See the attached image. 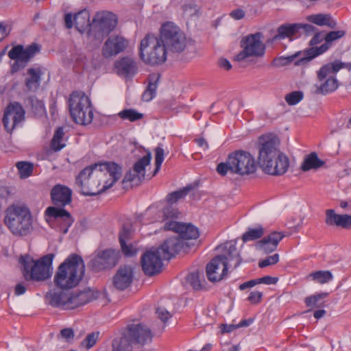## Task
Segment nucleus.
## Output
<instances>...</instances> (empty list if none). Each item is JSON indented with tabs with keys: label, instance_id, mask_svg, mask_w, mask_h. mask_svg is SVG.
Returning a JSON list of instances; mask_svg holds the SVG:
<instances>
[{
	"label": "nucleus",
	"instance_id": "43",
	"mask_svg": "<svg viewBox=\"0 0 351 351\" xmlns=\"http://www.w3.org/2000/svg\"><path fill=\"white\" fill-rule=\"evenodd\" d=\"M309 277L319 284L327 283L333 278L332 273L329 271H317L310 274Z\"/></svg>",
	"mask_w": 351,
	"mask_h": 351
},
{
	"label": "nucleus",
	"instance_id": "32",
	"mask_svg": "<svg viewBox=\"0 0 351 351\" xmlns=\"http://www.w3.org/2000/svg\"><path fill=\"white\" fill-rule=\"evenodd\" d=\"M115 66L119 73L125 76L133 75L137 71L136 62L129 57L120 59L116 62Z\"/></svg>",
	"mask_w": 351,
	"mask_h": 351
},
{
	"label": "nucleus",
	"instance_id": "38",
	"mask_svg": "<svg viewBox=\"0 0 351 351\" xmlns=\"http://www.w3.org/2000/svg\"><path fill=\"white\" fill-rule=\"evenodd\" d=\"M64 132L62 127L58 128L53 134L50 143V148L54 152H59L66 145L64 143Z\"/></svg>",
	"mask_w": 351,
	"mask_h": 351
},
{
	"label": "nucleus",
	"instance_id": "28",
	"mask_svg": "<svg viewBox=\"0 0 351 351\" xmlns=\"http://www.w3.org/2000/svg\"><path fill=\"white\" fill-rule=\"evenodd\" d=\"M70 293L64 291H50L45 296L46 302L55 308L70 309Z\"/></svg>",
	"mask_w": 351,
	"mask_h": 351
},
{
	"label": "nucleus",
	"instance_id": "4",
	"mask_svg": "<svg viewBox=\"0 0 351 351\" xmlns=\"http://www.w3.org/2000/svg\"><path fill=\"white\" fill-rule=\"evenodd\" d=\"M103 169L96 171L95 176L80 187L84 195H97L110 188L121 177V167L114 162H105Z\"/></svg>",
	"mask_w": 351,
	"mask_h": 351
},
{
	"label": "nucleus",
	"instance_id": "39",
	"mask_svg": "<svg viewBox=\"0 0 351 351\" xmlns=\"http://www.w3.org/2000/svg\"><path fill=\"white\" fill-rule=\"evenodd\" d=\"M149 82L147 89L142 95V99L145 101H149L155 97L159 77L156 75H152L149 77Z\"/></svg>",
	"mask_w": 351,
	"mask_h": 351
},
{
	"label": "nucleus",
	"instance_id": "44",
	"mask_svg": "<svg viewBox=\"0 0 351 351\" xmlns=\"http://www.w3.org/2000/svg\"><path fill=\"white\" fill-rule=\"evenodd\" d=\"M190 190V187H185L182 189L173 191L167 195L166 200L170 205L176 204L180 199H183L189 193Z\"/></svg>",
	"mask_w": 351,
	"mask_h": 351
},
{
	"label": "nucleus",
	"instance_id": "18",
	"mask_svg": "<svg viewBox=\"0 0 351 351\" xmlns=\"http://www.w3.org/2000/svg\"><path fill=\"white\" fill-rule=\"evenodd\" d=\"M25 119V110L19 102L10 104L4 111L3 123L8 132L11 133L15 127Z\"/></svg>",
	"mask_w": 351,
	"mask_h": 351
},
{
	"label": "nucleus",
	"instance_id": "14",
	"mask_svg": "<svg viewBox=\"0 0 351 351\" xmlns=\"http://www.w3.org/2000/svg\"><path fill=\"white\" fill-rule=\"evenodd\" d=\"M40 46L32 43L24 48L22 45H16L8 52V57L16 60L12 66V72H16L24 68L27 62L38 53L40 52Z\"/></svg>",
	"mask_w": 351,
	"mask_h": 351
},
{
	"label": "nucleus",
	"instance_id": "56",
	"mask_svg": "<svg viewBox=\"0 0 351 351\" xmlns=\"http://www.w3.org/2000/svg\"><path fill=\"white\" fill-rule=\"evenodd\" d=\"M262 296V292L258 291H254L250 293L247 298V300L252 304H257L261 302Z\"/></svg>",
	"mask_w": 351,
	"mask_h": 351
},
{
	"label": "nucleus",
	"instance_id": "29",
	"mask_svg": "<svg viewBox=\"0 0 351 351\" xmlns=\"http://www.w3.org/2000/svg\"><path fill=\"white\" fill-rule=\"evenodd\" d=\"M98 293L88 289L70 293V309L76 308L97 298Z\"/></svg>",
	"mask_w": 351,
	"mask_h": 351
},
{
	"label": "nucleus",
	"instance_id": "5",
	"mask_svg": "<svg viewBox=\"0 0 351 351\" xmlns=\"http://www.w3.org/2000/svg\"><path fill=\"white\" fill-rule=\"evenodd\" d=\"M257 163L254 156L245 150H236L230 153L225 162L217 166V171L221 176H225L230 171L241 176H250L257 170Z\"/></svg>",
	"mask_w": 351,
	"mask_h": 351
},
{
	"label": "nucleus",
	"instance_id": "20",
	"mask_svg": "<svg viewBox=\"0 0 351 351\" xmlns=\"http://www.w3.org/2000/svg\"><path fill=\"white\" fill-rule=\"evenodd\" d=\"M189 247V243L178 236L167 239L162 245L158 247V252L161 253V257L164 260H169L182 251L187 252Z\"/></svg>",
	"mask_w": 351,
	"mask_h": 351
},
{
	"label": "nucleus",
	"instance_id": "64",
	"mask_svg": "<svg viewBox=\"0 0 351 351\" xmlns=\"http://www.w3.org/2000/svg\"><path fill=\"white\" fill-rule=\"evenodd\" d=\"M218 64L221 68H222L226 71H229L232 68V65H231L230 62L227 59L221 58L219 60Z\"/></svg>",
	"mask_w": 351,
	"mask_h": 351
},
{
	"label": "nucleus",
	"instance_id": "45",
	"mask_svg": "<svg viewBox=\"0 0 351 351\" xmlns=\"http://www.w3.org/2000/svg\"><path fill=\"white\" fill-rule=\"evenodd\" d=\"M16 166L21 178H26L31 176L34 169L33 165L27 162H18Z\"/></svg>",
	"mask_w": 351,
	"mask_h": 351
},
{
	"label": "nucleus",
	"instance_id": "37",
	"mask_svg": "<svg viewBox=\"0 0 351 351\" xmlns=\"http://www.w3.org/2000/svg\"><path fill=\"white\" fill-rule=\"evenodd\" d=\"M308 21L319 26H328L330 28H335L337 23L331 19L330 15L317 14H312L308 17Z\"/></svg>",
	"mask_w": 351,
	"mask_h": 351
},
{
	"label": "nucleus",
	"instance_id": "33",
	"mask_svg": "<svg viewBox=\"0 0 351 351\" xmlns=\"http://www.w3.org/2000/svg\"><path fill=\"white\" fill-rule=\"evenodd\" d=\"M102 164H93L85 167L80 171L75 180L76 184L80 188L86 182L90 181L95 176L96 171H101L103 169Z\"/></svg>",
	"mask_w": 351,
	"mask_h": 351
},
{
	"label": "nucleus",
	"instance_id": "26",
	"mask_svg": "<svg viewBox=\"0 0 351 351\" xmlns=\"http://www.w3.org/2000/svg\"><path fill=\"white\" fill-rule=\"evenodd\" d=\"M133 277L134 273L131 266H121L113 276V285L119 290H125L130 286Z\"/></svg>",
	"mask_w": 351,
	"mask_h": 351
},
{
	"label": "nucleus",
	"instance_id": "51",
	"mask_svg": "<svg viewBox=\"0 0 351 351\" xmlns=\"http://www.w3.org/2000/svg\"><path fill=\"white\" fill-rule=\"evenodd\" d=\"M154 152L156 168L154 174L155 175L160 169L161 165L164 161V149L158 146L155 149Z\"/></svg>",
	"mask_w": 351,
	"mask_h": 351
},
{
	"label": "nucleus",
	"instance_id": "6",
	"mask_svg": "<svg viewBox=\"0 0 351 351\" xmlns=\"http://www.w3.org/2000/svg\"><path fill=\"white\" fill-rule=\"evenodd\" d=\"M226 249V254L216 256L206 265V276L211 282L220 281L227 275L229 267L235 269L241 262L235 244L228 243Z\"/></svg>",
	"mask_w": 351,
	"mask_h": 351
},
{
	"label": "nucleus",
	"instance_id": "60",
	"mask_svg": "<svg viewBox=\"0 0 351 351\" xmlns=\"http://www.w3.org/2000/svg\"><path fill=\"white\" fill-rule=\"evenodd\" d=\"M258 285L263 283L265 285H275L278 282V278L266 276L263 278H256Z\"/></svg>",
	"mask_w": 351,
	"mask_h": 351
},
{
	"label": "nucleus",
	"instance_id": "25",
	"mask_svg": "<svg viewBox=\"0 0 351 351\" xmlns=\"http://www.w3.org/2000/svg\"><path fill=\"white\" fill-rule=\"evenodd\" d=\"M285 237L282 232L274 231L257 241L255 244L256 250L265 253H271L275 251L279 242Z\"/></svg>",
	"mask_w": 351,
	"mask_h": 351
},
{
	"label": "nucleus",
	"instance_id": "46",
	"mask_svg": "<svg viewBox=\"0 0 351 351\" xmlns=\"http://www.w3.org/2000/svg\"><path fill=\"white\" fill-rule=\"evenodd\" d=\"M328 295V293H320L306 297L304 300L306 306L311 308L319 307V302L327 297Z\"/></svg>",
	"mask_w": 351,
	"mask_h": 351
},
{
	"label": "nucleus",
	"instance_id": "3",
	"mask_svg": "<svg viewBox=\"0 0 351 351\" xmlns=\"http://www.w3.org/2000/svg\"><path fill=\"white\" fill-rule=\"evenodd\" d=\"M85 271L82 258L71 254L58 267L54 276L56 286L62 289H70L78 285Z\"/></svg>",
	"mask_w": 351,
	"mask_h": 351
},
{
	"label": "nucleus",
	"instance_id": "63",
	"mask_svg": "<svg viewBox=\"0 0 351 351\" xmlns=\"http://www.w3.org/2000/svg\"><path fill=\"white\" fill-rule=\"evenodd\" d=\"M230 16L237 20L241 19L244 17V12L241 9H237L230 12Z\"/></svg>",
	"mask_w": 351,
	"mask_h": 351
},
{
	"label": "nucleus",
	"instance_id": "30",
	"mask_svg": "<svg viewBox=\"0 0 351 351\" xmlns=\"http://www.w3.org/2000/svg\"><path fill=\"white\" fill-rule=\"evenodd\" d=\"M27 77L25 79V86L29 91L37 90L40 85L43 72L40 68H29L27 71Z\"/></svg>",
	"mask_w": 351,
	"mask_h": 351
},
{
	"label": "nucleus",
	"instance_id": "59",
	"mask_svg": "<svg viewBox=\"0 0 351 351\" xmlns=\"http://www.w3.org/2000/svg\"><path fill=\"white\" fill-rule=\"evenodd\" d=\"M60 335L67 341H69L74 338V332L71 328H66L61 330Z\"/></svg>",
	"mask_w": 351,
	"mask_h": 351
},
{
	"label": "nucleus",
	"instance_id": "54",
	"mask_svg": "<svg viewBox=\"0 0 351 351\" xmlns=\"http://www.w3.org/2000/svg\"><path fill=\"white\" fill-rule=\"evenodd\" d=\"M279 261V255L278 254H275L272 256H267L265 259L261 261L258 263V266L261 268H263L267 267L271 265L276 264Z\"/></svg>",
	"mask_w": 351,
	"mask_h": 351
},
{
	"label": "nucleus",
	"instance_id": "55",
	"mask_svg": "<svg viewBox=\"0 0 351 351\" xmlns=\"http://www.w3.org/2000/svg\"><path fill=\"white\" fill-rule=\"evenodd\" d=\"M123 253L127 256H132L136 254L137 250L132 244L127 245L126 243H121Z\"/></svg>",
	"mask_w": 351,
	"mask_h": 351
},
{
	"label": "nucleus",
	"instance_id": "35",
	"mask_svg": "<svg viewBox=\"0 0 351 351\" xmlns=\"http://www.w3.org/2000/svg\"><path fill=\"white\" fill-rule=\"evenodd\" d=\"M324 161L319 159L315 152L308 154L304 159L301 165V169L303 171H307L311 169H317L324 166Z\"/></svg>",
	"mask_w": 351,
	"mask_h": 351
},
{
	"label": "nucleus",
	"instance_id": "13",
	"mask_svg": "<svg viewBox=\"0 0 351 351\" xmlns=\"http://www.w3.org/2000/svg\"><path fill=\"white\" fill-rule=\"evenodd\" d=\"M117 24V19L113 13L107 11L98 12L93 19L92 27L88 31V36L93 35L95 39H102L115 28Z\"/></svg>",
	"mask_w": 351,
	"mask_h": 351
},
{
	"label": "nucleus",
	"instance_id": "11",
	"mask_svg": "<svg viewBox=\"0 0 351 351\" xmlns=\"http://www.w3.org/2000/svg\"><path fill=\"white\" fill-rule=\"evenodd\" d=\"M167 50L160 43L158 37L147 34L141 40L139 47V56L147 64H160L167 59Z\"/></svg>",
	"mask_w": 351,
	"mask_h": 351
},
{
	"label": "nucleus",
	"instance_id": "53",
	"mask_svg": "<svg viewBox=\"0 0 351 351\" xmlns=\"http://www.w3.org/2000/svg\"><path fill=\"white\" fill-rule=\"evenodd\" d=\"M132 236V229L130 226L124 225L122 227L119 235V243H126L128 240L131 238Z\"/></svg>",
	"mask_w": 351,
	"mask_h": 351
},
{
	"label": "nucleus",
	"instance_id": "1",
	"mask_svg": "<svg viewBox=\"0 0 351 351\" xmlns=\"http://www.w3.org/2000/svg\"><path fill=\"white\" fill-rule=\"evenodd\" d=\"M280 141L272 134L262 135L258 138V160L266 173L281 176L289 166V159L279 149Z\"/></svg>",
	"mask_w": 351,
	"mask_h": 351
},
{
	"label": "nucleus",
	"instance_id": "48",
	"mask_svg": "<svg viewBox=\"0 0 351 351\" xmlns=\"http://www.w3.org/2000/svg\"><path fill=\"white\" fill-rule=\"evenodd\" d=\"M99 337L98 332H93L89 333L86 338L81 342V346L82 348L90 349L93 347Z\"/></svg>",
	"mask_w": 351,
	"mask_h": 351
},
{
	"label": "nucleus",
	"instance_id": "42",
	"mask_svg": "<svg viewBox=\"0 0 351 351\" xmlns=\"http://www.w3.org/2000/svg\"><path fill=\"white\" fill-rule=\"evenodd\" d=\"M118 116L122 120H128L132 122L140 120L143 117V114L142 113H140L136 110L132 108L125 109L120 111L118 113Z\"/></svg>",
	"mask_w": 351,
	"mask_h": 351
},
{
	"label": "nucleus",
	"instance_id": "7",
	"mask_svg": "<svg viewBox=\"0 0 351 351\" xmlns=\"http://www.w3.org/2000/svg\"><path fill=\"white\" fill-rule=\"evenodd\" d=\"M4 223L15 236L29 234L32 229V216L25 206L12 205L5 210Z\"/></svg>",
	"mask_w": 351,
	"mask_h": 351
},
{
	"label": "nucleus",
	"instance_id": "2",
	"mask_svg": "<svg viewBox=\"0 0 351 351\" xmlns=\"http://www.w3.org/2000/svg\"><path fill=\"white\" fill-rule=\"evenodd\" d=\"M72 190L63 184H58L53 186L50 192L52 204L55 206L48 207L45 214L54 218L60 223V229L62 233L66 234L73 222L71 214L64 209L72 201Z\"/></svg>",
	"mask_w": 351,
	"mask_h": 351
},
{
	"label": "nucleus",
	"instance_id": "61",
	"mask_svg": "<svg viewBox=\"0 0 351 351\" xmlns=\"http://www.w3.org/2000/svg\"><path fill=\"white\" fill-rule=\"evenodd\" d=\"M316 30H317V29L315 28V31L312 32V33H315V35L313 36V37L312 38V39L310 41L311 45H315L317 44H319L323 40V39H324V36L322 34V33L316 32Z\"/></svg>",
	"mask_w": 351,
	"mask_h": 351
},
{
	"label": "nucleus",
	"instance_id": "12",
	"mask_svg": "<svg viewBox=\"0 0 351 351\" xmlns=\"http://www.w3.org/2000/svg\"><path fill=\"white\" fill-rule=\"evenodd\" d=\"M344 66L345 64L339 60L326 64L322 66L317 72V77L319 85L317 86L316 93L322 95H327L335 91L339 86L336 74Z\"/></svg>",
	"mask_w": 351,
	"mask_h": 351
},
{
	"label": "nucleus",
	"instance_id": "19",
	"mask_svg": "<svg viewBox=\"0 0 351 351\" xmlns=\"http://www.w3.org/2000/svg\"><path fill=\"white\" fill-rule=\"evenodd\" d=\"M161 253L158 252V248L154 250L147 251L141 258V267L145 275L152 276L159 274L162 271V262Z\"/></svg>",
	"mask_w": 351,
	"mask_h": 351
},
{
	"label": "nucleus",
	"instance_id": "22",
	"mask_svg": "<svg viewBox=\"0 0 351 351\" xmlns=\"http://www.w3.org/2000/svg\"><path fill=\"white\" fill-rule=\"evenodd\" d=\"M315 27L310 24L302 23H285L277 29V34L274 36L275 40L296 36L301 31L310 34L315 31Z\"/></svg>",
	"mask_w": 351,
	"mask_h": 351
},
{
	"label": "nucleus",
	"instance_id": "9",
	"mask_svg": "<svg viewBox=\"0 0 351 351\" xmlns=\"http://www.w3.org/2000/svg\"><path fill=\"white\" fill-rule=\"evenodd\" d=\"M69 106L71 116L76 123L88 125L93 121V110L90 100L84 92H73L69 97Z\"/></svg>",
	"mask_w": 351,
	"mask_h": 351
},
{
	"label": "nucleus",
	"instance_id": "27",
	"mask_svg": "<svg viewBox=\"0 0 351 351\" xmlns=\"http://www.w3.org/2000/svg\"><path fill=\"white\" fill-rule=\"evenodd\" d=\"M325 213L326 225L351 230V215L337 214L333 209H328Z\"/></svg>",
	"mask_w": 351,
	"mask_h": 351
},
{
	"label": "nucleus",
	"instance_id": "52",
	"mask_svg": "<svg viewBox=\"0 0 351 351\" xmlns=\"http://www.w3.org/2000/svg\"><path fill=\"white\" fill-rule=\"evenodd\" d=\"M113 351H132V346L128 340L122 339L119 341L113 342Z\"/></svg>",
	"mask_w": 351,
	"mask_h": 351
},
{
	"label": "nucleus",
	"instance_id": "10",
	"mask_svg": "<svg viewBox=\"0 0 351 351\" xmlns=\"http://www.w3.org/2000/svg\"><path fill=\"white\" fill-rule=\"evenodd\" d=\"M158 40L167 51L180 53L186 45L184 33L171 21L164 23L160 29Z\"/></svg>",
	"mask_w": 351,
	"mask_h": 351
},
{
	"label": "nucleus",
	"instance_id": "58",
	"mask_svg": "<svg viewBox=\"0 0 351 351\" xmlns=\"http://www.w3.org/2000/svg\"><path fill=\"white\" fill-rule=\"evenodd\" d=\"M156 313L163 322H166L171 316L165 308L161 307L157 308Z\"/></svg>",
	"mask_w": 351,
	"mask_h": 351
},
{
	"label": "nucleus",
	"instance_id": "8",
	"mask_svg": "<svg viewBox=\"0 0 351 351\" xmlns=\"http://www.w3.org/2000/svg\"><path fill=\"white\" fill-rule=\"evenodd\" d=\"M53 257V254H49L38 261H34L28 256H22L20 263L23 266L25 279L43 281L50 278Z\"/></svg>",
	"mask_w": 351,
	"mask_h": 351
},
{
	"label": "nucleus",
	"instance_id": "21",
	"mask_svg": "<svg viewBox=\"0 0 351 351\" xmlns=\"http://www.w3.org/2000/svg\"><path fill=\"white\" fill-rule=\"evenodd\" d=\"M126 337L132 343L145 345L152 341L153 334L145 324H130L127 326Z\"/></svg>",
	"mask_w": 351,
	"mask_h": 351
},
{
	"label": "nucleus",
	"instance_id": "31",
	"mask_svg": "<svg viewBox=\"0 0 351 351\" xmlns=\"http://www.w3.org/2000/svg\"><path fill=\"white\" fill-rule=\"evenodd\" d=\"M73 21L75 28L82 34L87 29L88 31L92 27V24L90 21V13L86 9L76 13L73 16Z\"/></svg>",
	"mask_w": 351,
	"mask_h": 351
},
{
	"label": "nucleus",
	"instance_id": "34",
	"mask_svg": "<svg viewBox=\"0 0 351 351\" xmlns=\"http://www.w3.org/2000/svg\"><path fill=\"white\" fill-rule=\"evenodd\" d=\"M152 154L149 152L145 156L138 160L133 166V171L136 173L137 178L141 181L145 178V167L150 164Z\"/></svg>",
	"mask_w": 351,
	"mask_h": 351
},
{
	"label": "nucleus",
	"instance_id": "62",
	"mask_svg": "<svg viewBox=\"0 0 351 351\" xmlns=\"http://www.w3.org/2000/svg\"><path fill=\"white\" fill-rule=\"evenodd\" d=\"M258 285L257 280L254 279L245 282H243L239 285V289L243 291L246 289L253 287L254 286Z\"/></svg>",
	"mask_w": 351,
	"mask_h": 351
},
{
	"label": "nucleus",
	"instance_id": "16",
	"mask_svg": "<svg viewBox=\"0 0 351 351\" xmlns=\"http://www.w3.org/2000/svg\"><path fill=\"white\" fill-rule=\"evenodd\" d=\"M345 35L346 31L344 30L332 31L328 32L324 36L325 43L323 45L319 47H312L306 51V55L295 60V64L300 65L308 62L316 56L326 51L331 47L332 43L334 41L343 38Z\"/></svg>",
	"mask_w": 351,
	"mask_h": 351
},
{
	"label": "nucleus",
	"instance_id": "40",
	"mask_svg": "<svg viewBox=\"0 0 351 351\" xmlns=\"http://www.w3.org/2000/svg\"><path fill=\"white\" fill-rule=\"evenodd\" d=\"M161 221L165 222V224L167 222H169L170 221H176V219L179 218L180 216V212L178 210L177 208L172 206V205H168L165 206L162 210L161 211Z\"/></svg>",
	"mask_w": 351,
	"mask_h": 351
},
{
	"label": "nucleus",
	"instance_id": "17",
	"mask_svg": "<svg viewBox=\"0 0 351 351\" xmlns=\"http://www.w3.org/2000/svg\"><path fill=\"white\" fill-rule=\"evenodd\" d=\"M119 258V251L116 250L106 249L97 251L90 261V266L96 272L111 269L117 264Z\"/></svg>",
	"mask_w": 351,
	"mask_h": 351
},
{
	"label": "nucleus",
	"instance_id": "24",
	"mask_svg": "<svg viewBox=\"0 0 351 351\" xmlns=\"http://www.w3.org/2000/svg\"><path fill=\"white\" fill-rule=\"evenodd\" d=\"M128 46V41L121 35H112L105 42L102 47V55L108 58L123 52Z\"/></svg>",
	"mask_w": 351,
	"mask_h": 351
},
{
	"label": "nucleus",
	"instance_id": "41",
	"mask_svg": "<svg viewBox=\"0 0 351 351\" xmlns=\"http://www.w3.org/2000/svg\"><path fill=\"white\" fill-rule=\"evenodd\" d=\"M264 234V229L258 226L255 228H249L242 236V240L244 243L254 241L261 238Z\"/></svg>",
	"mask_w": 351,
	"mask_h": 351
},
{
	"label": "nucleus",
	"instance_id": "50",
	"mask_svg": "<svg viewBox=\"0 0 351 351\" xmlns=\"http://www.w3.org/2000/svg\"><path fill=\"white\" fill-rule=\"evenodd\" d=\"M300 56V54L298 53V54H295L293 56H288L287 58H285V57L276 58L273 60L271 64L273 66H275V67L284 66L287 65V64H289V62L293 61L296 58H298Z\"/></svg>",
	"mask_w": 351,
	"mask_h": 351
},
{
	"label": "nucleus",
	"instance_id": "49",
	"mask_svg": "<svg viewBox=\"0 0 351 351\" xmlns=\"http://www.w3.org/2000/svg\"><path fill=\"white\" fill-rule=\"evenodd\" d=\"M304 95L302 91H293L285 96L286 102L290 106H294L298 104L302 99Z\"/></svg>",
	"mask_w": 351,
	"mask_h": 351
},
{
	"label": "nucleus",
	"instance_id": "36",
	"mask_svg": "<svg viewBox=\"0 0 351 351\" xmlns=\"http://www.w3.org/2000/svg\"><path fill=\"white\" fill-rule=\"evenodd\" d=\"M25 105L34 115H43L45 113L44 103L35 96L28 97L25 100Z\"/></svg>",
	"mask_w": 351,
	"mask_h": 351
},
{
	"label": "nucleus",
	"instance_id": "47",
	"mask_svg": "<svg viewBox=\"0 0 351 351\" xmlns=\"http://www.w3.org/2000/svg\"><path fill=\"white\" fill-rule=\"evenodd\" d=\"M186 281L195 290L202 289L203 287L201 284L199 273L198 271L190 273L186 276Z\"/></svg>",
	"mask_w": 351,
	"mask_h": 351
},
{
	"label": "nucleus",
	"instance_id": "23",
	"mask_svg": "<svg viewBox=\"0 0 351 351\" xmlns=\"http://www.w3.org/2000/svg\"><path fill=\"white\" fill-rule=\"evenodd\" d=\"M165 230H173L178 234V237L186 241V240L196 239L199 237L198 229L190 223H182L176 221H170L164 224Z\"/></svg>",
	"mask_w": 351,
	"mask_h": 351
},
{
	"label": "nucleus",
	"instance_id": "57",
	"mask_svg": "<svg viewBox=\"0 0 351 351\" xmlns=\"http://www.w3.org/2000/svg\"><path fill=\"white\" fill-rule=\"evenodd\" d=\"M198 10L193 2L183 5V12L188 16H192L197 14Z\"/></svg>",
	"mask_w": 351,
	"mask_h": 351
},
{
	"label": "nucleus",
	"instance_id": "15",
	"mask_svg": "<svg viewBox=\"0 0 351 351\" xmlns=\"http://www.w3.org/2000/svg\"><path fill=\"white\" fill-rule=\"evenodd\" d=\"M261 33L249 35L242 40L243 49L237 56V60L241 61L250 56L260 57L264 55L265 46L261 40Z\"/></svg>",
	"mask_w": 351,
	"mask_h": 351
}]
</instances>
